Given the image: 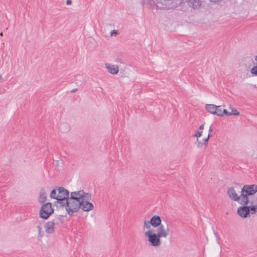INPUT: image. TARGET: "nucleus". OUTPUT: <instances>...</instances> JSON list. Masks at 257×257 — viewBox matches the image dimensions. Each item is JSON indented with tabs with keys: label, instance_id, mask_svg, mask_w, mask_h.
<instances>
[{
	"label": "nucleus",
	"instance_id": "7c9ffc66",
	"mask_svg": "<svg viewBox=\"0 0 257 257\" xmlns=\"http://www.w3.org/2000/svg\"><path fill=\"white\" fill-rule=\"evenodd\" d=\"M0 36H3V33L2 32L0 33Z\"/></svg>",
	"mask_w": 257,
	"mask_h": 257
},
{
	"label": "nucleus",
	"instance_id": "ddd939ff",
	"mask_svg": "<svg viewBox=\"0 0 257 257\" xmlns=\"http://www.w3.org/2000/svg\"><path fill=\"white\" fill-rule=\"evenodd\" d=\"M47 198L46 192L44 188H41L39 193L38 201L40 203L44 202Z\"/></svg>",
	"mask_w": 257,
	"mask_h": 257
},
{
	"label": "nucleus",
	"instance_id": "b1692460",
	"mask_svg": "<svg viewBox=\"0 0 257 257\" xmlns=\"http://www.w3.org/2000/svg\"><path fill=\"white\" fill-rule=\"evenodd\" d=\"M222 113H223V116H224V115H227V116L231 115V114L230 113V112L227 111L226 109H223L222 111Z\"/></svg>",
	"mask_w": 257,
	"mask_h": 257
},
{
	"label": "nucleus",
	"instance_id": "bb28decb",
	"mask_svg": "<svg viewBox=\"0 0 257 257\" xmlns=\"http://www.w3.org/2000/svg\"><path fill=\"white\" fill-rule=\"evenodd\" d=\"M117 34V31L115 30H113L111 33H110V35L111 36H113L114 34Z\"/></svg>",
	"mask_w": 257,
	"mask_h": 257
},
{
	"label": "nucleus",
	"instance_id": "5701e85b",
	"mask_svg": "<svg viewBox=\"0 0 257 257\" xmlns=\"http://www.w3.org/2000/svg\"><path fill=\"white\" fill-rule=\"evenodd\" d=\"M231 114V115H238L239 114V113L237 111V110L235 109H232L231 112H230Z\"/></svg>",
	"mask_w": 257,
	"mask_h": 257
},
{
	"label": "nucleus",
	"instance_id": "f8f14e48",
	"mask_svg": "<svg viewBox=\"0 0 257 257\" xmlns=\"http://www.w3.org/2000/svg\"><path fill=\"white\" fill-rule=\"evenodd\" d=\"M150 221L151 222L150 223L152 224V226L154 228H156L162 224L161 218L158 215L153 216L151 218Z\"/></svg>",
	"mask_w": 257,
	"mask_h": 257
},
{
	"label": "nucleus",
	"instance_id": "aec40b11",
	"mask_svg": "<svg viewBox=\"0 0 257 257\" xmlns=\"http://www.w3.org/2000/svg\"><path fill=\"white\" fill-rule=\"evenodd\" d=\"M151 221L149 220H145L144 222V225L143 228H147V229H150L151 227V226H152V224L150 223Z\"/></svg>",
	"mask_w": 257,
	"mask_h": 257
},
{
	"label": "nucleus",
	"instance_id": "c85d7f7f",
	"mask_svg": "<svg viewBox=\"0 0 257 257\" xmlns=\"http://www.w3.org/2000/svg\"><path fill=\"white\" fill-rule=\"evenodd\" d=\"M213 131L212 126H211L209 129V133L211 134V133Z\"/></svg>",
	"mask_w": 257,
	"mask_h": 257
},
{
	"label": "nucleus",
	"instance_id": "2eb2a0df",
	"mask_svg": "<svg viewBox=\"0 0 257 257\" xmlns=\"http://www.w3.org/2000/svg\"><path fill=\"white\" fill-rule=\"evenodd\" d=\"M188 5L194 9L197 8L200 5L199 0H188Z\"/></svg>",
	"mask_w": 257,
	"mask_h": 257
},
{
	"label": "nucleus",
	"instance_id": "a878e982",
	"mask_svg": "<svg viewBox=\"0 0 257 257\" xmlns=\"http://www.w3.org/2000/svg\"><path fill=\"white\" fill-rule=\"evenodd\" d=\"M66 3L67 5H70L72 4V0H67Z\"/></svg>",
	"mask_w": 257,
	"mask_h": 257
},
{
	"label": "nucleus",
	"instance_id": "20e7f679",
	"mask_svg": "<svg viewBox=\"0 0 257 257\" xmlns=\"http://www.w3.org/2000/svg\"><path fill=\"white\" fill-rule=\"evenodd\" d=\"M57 201L55 202V204L56 205L57 203L60 204L61 206L65 207L66 205L65 202L69 197V192L62 187L57 188Z\"/></svg>",
	"mask_w": 257,
	"mask_h": 257
},
{
	"label": "nucleus",
	"instance_id": "9b49d317",
	"mask_svg": "<svg viewBox=\"0 0 257 257\" xmlns=\"http://www.w3.org/2000/svg\"><path fill=\"white\" fill-rule=\"evenodd\" d=\"M105 67L112 75L117 74L119 72V66L117 65H111L107 63L105 64Z\"/></svg>",
	"mask_w": 257,
	"mask_h": 257
},
{
	"label": "nucleus",
	"instance_id": "423d86ee",
	"mask_svg": "<svg viewBox=\"0 0 257 257\" xmlns=\"http://www.w3.org/2000/svg\"><path fill=\"white\" fill-rule=\"evenodd\" d=\"M90 200H91V195L87 193L86 195V198L83 199V200L81 202V204L78 206V211L80 209L86 212L93 210L94 206L93 204L89 202Z\"/></svg>",
	"mask_w": 257,
	"mask_h": 257
},
{
	"label": "nucleus",
	"instance_id": "c756f323",
	"mask_svg": "<svg viewBox=\"0 0 257 257\" xmlns=\"http://www.w3.org/2000/svg\"><path fill=\"white\" fill-rule=\"evenodd\" d=\"M211 2H218L219 1H220V0H210Z\"/></svg>",
	"mask_w": 257,
	"mask_h": 257
},
{
	"label": "nucleus",
	"instance_id": "c9c22d12",
	"mask_svg": "<svg viewBox=\"0 0 257 257\" xmlns=\"http://www.w3.org/2000/svg\"><path fill=\"white\" fill-rule=\"evenodd\" d=\"M254 87H256V85H254Z\"/></svg>",
	"mask_w": 257,
	"mask_h": 257
},
{
	"label": "nucleus",
	"instance_id": "2f4dec72",
	"mask_svg": "<svg viewBox=\"0 0 257 257\" xmlns=\"http://www.w3.org/2000/svg\"><path fill=\"white\" fill-rule=\"evenodd\" d=\"M255 61H257V55H256V56H255Z\"/></svg>",
	"mask_w": 257,
	"mask_h": 257
},
{
	"label": "nucleus",
	"instance_id": "39448f33",
	"mask_svg": "<svg viewBox=\"0 0 257 257\" xmlns=\"http://www.w3.org/2000/svg\"><path fill=\"white\" fill-rule=\"evenodd\" d=\"M156 7L159 9L168 10L177 7L175 0H157Z\"/></svg>",
	"mask_w": 257,
	"mask_h": 257
},
{
	"label": "nucleus",
	"instance_id": "f3484780",
	"mask_svg": "<svg viewBox=\"0 0 257 257\" xmlns=\"http://www.w3.org/2000/svg\"><path fill=\"white\" fill-rule=\"evenodd\" d=\"M248 186H253L255 188V192L253 193L252 196V201L249 203L253 204V203H256L257 202V185H248Z\"/></svg>",
	"mask_w": 257,
	"mask_h": 257
},
{
	"label": "nucleus",
	"instance_id": "473e14b6",
	"mask_svg": "<svg viewBox=\"0 0 257 257\" xmlns=\"http://www.w3.org/2000/svg\"><path fill=\"white\" fill-rule=\"evenodd\" d=\"M229 109L232 110V109H234V108L230 106V107H229Z\"/></svg>",
	"mask_w": 257,
	"mask_h": 257
},
{
	"label": "nucleus",
	"instance_id": "412c9836",
	"mask_svg": "<svg viewBox=\"0 0 257 257\" xmlns=\"http://www.w3.org/2000/svg\"><path fill=\"white\" fill-rule=\"evenodd\" d=\"M251 73L252 74L256 76L257 75V66H254L251 69Z\"/></svg>",
	"mask_w": 257,
	"mask_h": 257
},
{
	"label": "nucleus",
	"instance_id": "7ed1b4c3",
	"mask_svg": "<svg viewBox=\"0 0 257 257\" xmlns=\"http://www.w3.org/2000/svg\"><path fill=\"white\" fill-rule=\"evenodd\" d=\"M145 237L148 238V241L150 246L158 247L161 244V237L152 230H148L144 233Z\"/></svg>",
	"mask_w": 257,
	"mask_h": 257
},
{
	"label": "nucleus",
	"instance_id": "dca6fc26",
	"mask_svg": "<svg viewBox=\"0 0 257 257\" xmlns=\"http://www.w3.org/2000/svg\"><path fill=\"white\" fill-rule=\"evenodd\" d=\"M211 135V134L209 133L207 137L203 140V142H201V141H199L198 139H197V147H201L203 145H204L205 146H206L208 143V140Z\"/></svg>",
	"mask_w": 257,
	"mask_h": 257
},
{
	"label": "nucleus",
	"instance_id": "1a4fd4ad",
	"mask_svg": "<svg viewBox=\"0 0 257 257\" xmlns=\"http://www.w3.org/2000/svg\"><path fill=\"white\" fill-rule=\"evenodd\" d=\"M170 233V230L167 226L165 228L162 224L157 227L156 234L161 238H166Z\"/></svg>",
	"mask_w": 257,
	"mask_h": 257
},
{
	"label": "nucleus",
	"instance_id": "6e6552de",
	"mask_svg": "<svg viewBox=\"0 0 257 257\" xmlns=\"http://www.w3.org/2000/svg\"><path fill=\"white\" fill-rule=\"evenodd\" d=\"M58 220L59 218H57L46 223L45 228L46 233L51 234L54 232L55 227L56 225L58 224Z\"/></svg>",
	"mask_w": 257,
	"mask_h": 257
},
{
	"label": "nucleus",
	"instance_id": "4be33fe9",
	"mask_svg": "<svg viewBox=\"0 0 257 257\" xmlns=\"http://www.w3.org/2000/svg\"><path fill=\"white\" fill-rule=\"evenodd\" d=\"M203 131L197 130L196 132V133L194 134V136L196 137L198 139V137H200L202 135Z\"/></svg>",
	"mask_w": 257,
	"mask_h": 257
},
{
	"label": "nucleus",
	"instance_id": "f03ea898",
	"mask_svg": "<svg viewBox=\"0 0 257 257\" xmlns=\"http://www.w3.org/2000/svg\"><path fill=\"white\" fill-rule=\"evenodd\" d=\"M87 193L83 190L71 192L70 196L65 202V209L69 215H72L78 211V206L81 204L83 199L86 198Z\"/></svg>",
	"mask_w": 257,
	"mask_h": 257
},
{
	"label": "nucleus",
	"instance_id": "72a5a7b5",
	"mask_svg": "<svg viewBox=\"0 0 257 257\" xmlns=\"http://www.w3.org/2000/svg\"><path fill=\"white\" fill-rule=\"evenodd\" d=\"M214 234H215L216 236H217V233H215H215H214Z\"/></svg>",
	"mask_w": 257,
	"mask_h": 257
},
{
	"label": "nucleus",
	"instance_id": "f257e3e1",
	"mask_svg": "<svg viewBox=\"0 0 257 257\" xmlns=\"http://www.w3.org/2000/svg\"><path fill=\"white\" fill-rule=\"evenodd\" d=\"M254 192V186L245 185L241 189L240 196L237 195L233 187L228 188L227 194L232 200L237 201L241 205H245L252 201V196Z\"/></svg>",
	"mask_w": 257,
	"mask_h": 257
},
{
	"label": "nucleus",
	"instance_id": "cd10ccee",
	"mask_svg": "<svg viewBox=\"0 0 257 257\" xmlns=\"http://www.w3.org/2000/svg\"><path fill=\"white\" fill-rule=\"evenodd\" d=\"M199 129L200 131H202L204 129V124L200 125Z\"/></svg>",
	"mask_w": 257,
	"mask_h": 257
},
{
	"label": "nucleus",
	"instance_id": "a211bd4d",
	"mask_svg": "<svg viewBox=\"0 0 257 257\" xmlns=\"http://www.w3.org/2000/svg\"><path fill=\"white\" fill-rule=\"evenodd\" d=\"M222 111V106H217L216 112L215 115L218 116H223Z\"/></svg>",
	"mask_w": 257,
	"mask_h": 257
},
{
	"label": "nucleus",
	"instance_id": "9d476101",
	"mask_svg": "<svg viewBox=\"0 0 257 257\" xmlns=\"http://www.w3.org/2000/svg\"><path fill=\"white\" fill-rule=\"evenodd\" d=\"M239 207L237 210L238 214L242 217L245 218L248 216L250 213V208L248 207L247 205H242Z\"/></svg>",
	"mask_w": 257,
	"mask_h": 257
},
{
	"label": "nucleus",
	"instance_id": "e433bc0d",
	"mask_svg": "<svg viewBox=\"0 0 257 257\" xmlns=\"http://www.w3.org/2000/svg\"><path fill=\"white\" fill-rule=\"evenodd\" d=\"M75 90H74V89L72 90V92H75Z\"/></svg>",
	"mask_w": 257,
	"mask_h": 257
},
{
	"label": "nucleus",
	"instance_id": "4468645a",
	"mask_svg": "<svg viewBox=\"0 0 257 257\" xmlns=\"http://www.w3.org/2000/svg\"><path fill=\"white\" fill-rule=\"evenodd\" d=\"M205 108L208 112L213 114H216L217 106L214 104H206Z\"/></svg>",
	"mask_w": 257,
	"mask_h": 257
},
{
	"label": "nucleus",
	"instance_id": "6ab92c4d",
	"mask_svg": "<svg viewBox=\"0 0 257 257\" xmlns=\"http://www.w3.org/2000/svg\"><path fill=\"white\" fill-rule=\"evenodd\" d=\"M57 188H56V189H53L51 191V193L50 194V197L51 198L55 199L57 200Z\"/></svg>",
	"mask_w": 257,
	"mask_h": 257
},
{
	"label": "nucleus",
	"instance_id": "f704fd0d",
	"mask_svg": "<svg viewBox=\"0 0 257 257\" xmlns=\"http://www.w3.org/2000/svg\"><path fill=\"white\" fill-rule=\"evenodd\" d=\"M1 81V76L0 75V82Z\"/></svg>",
	"mask_w": 257,
	"mask_h": 257
},
{
	"label": "nucleus",
	"instance_id": "393cba45",
	"mask_svg": "<svg viewBox=\"0 0 257 257\" xmlns=\"http://www.w3.org/2000/svg\"><path fill=\"white\" fill-rule=\"evenodd\" d=\"M37 228L38 229V232H39V235H40V234H41V228L40 226H38L37 227Z\"/></svg>",
	"mask_w": 257,
	"mask_h": 257
},
{
	"label": "nucleus",
	"instance_id": "0eeeda50",
	"mask_svg": "<svg viewBox=\"0 0 257 257\" xmlns=\"http://www.w3.org/2000/svg\"><path fill=\"white\" fill-rule=\"evenodd\" d=\"M54 210L51 203L43 204L40 210V216L44 219H47L53 213Z\"/></svg>",
	"mask_w": 257,
	"mask_h": 257
}]
</instances>
